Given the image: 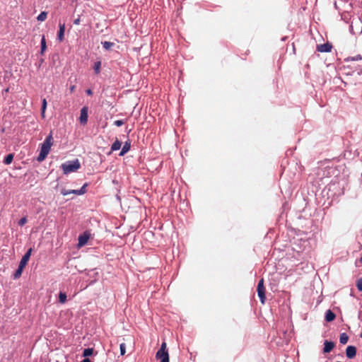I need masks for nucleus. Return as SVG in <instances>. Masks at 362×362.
<instances>
[{
	"instance_id": "f257e3e1",
	"label": "nucleus",
	"mask_w": 362,
	"mask_h": 362,
	"mask_svg": "<svg viewBox=\"0 0 362 362\" xmlns=\"http://www.w3.org/2000/svg\"><path fill=\"white\" fill-rule=\"evenodd\" d=\"M52 140L53 138L51 134L46 137L41 145L40 152L37 158V161L42 162L45 159L52 146Z\"/></svg>"
},
{
	"instance_id": "f03ea898",
	"label": "nucleus",
	"mask_w": 362,
	"mask_h": 362,
	"mask_svg": "<svg viewBox=\"0 0 362 362\" xmlns=\"http://www.w3.org/2000/svg\"><path fill=\"white\" fill-rule=\"evenodd\" d=\"M81 167V164L78 159L72 161H68L62 165V168L64 174H68L78 170Z\"/></svg>"
},
{
	"instance_id": "7ed1b4c3",
	"label": "nucleus",
	"mask_w": 362,
	"mask_h": 362,
	"mask_svg": "<svg viewBox=\"0 0 362 362\" xmlns=\"http://www.w3.org/2000/svg\"><path fill=\"white\" fill-rule=\"evenodd\" d=\"M156 358L160 360V362H169V354L167 350V344L163 341L160 348L156 354Z\"/></svg>"
},
{
	"instance_id": "20e7f679",
	"label": "nucleus",
	"mask_w": 362,
	"mask_h": 362,
	"mask_svg": "<svg viewBox=\"0 0 362 362\" xmlns=\"http://www.w3.org/2000/svg\"><path fill=\"white\" fill-rule=\"evenodd\" d=\"M88 184L85 183L82 187L80 189H72V190H67L65 189H62L61 190V194L64 196L70 194H74L76 195H82L86 192V187H88Z\"/></svg>"
},
{
	"instance_id": "39448f33",
	"label": "nucleus",
	"mask_w": 362,
	"mask_h": 362,
	"mask_svg": "<svg viewBox=\"0 0 362 362\" xmlns=\"http://www.w3.org/2000/svg\"><path fill=\"white\" fill-rule=\"evenodd\" d=\"M90 233L88 231H85L83 234L78 236V247L84 246L90 238Z\"/></svg>"
},
{
	"instance_id": "423d86ee",
	"label": "nucleus",
	"mask_w": 362,
	"mask_h": 362,
	"mask_svg": "<svg viewBox=\"0 0 362 362\" xmlns=\"http://www.w3.org/2000/svg\"><path fill=\"white\" fill-rule=\"evenodd\" d=\"M332 49V45L329 42H326L325 44L318 45L317 46V50L320 52H330Z\"/></svg>"
},
{
	"instance_id": "0eeeda50",
	"label": "nucleus",
	"mask_w": 362,
	"mask_h": 362,
	"mask_svg": "<svg viewBox=\"0 0 362 362\" xmlns=\"http://www.w3.org/2000/svg\"><path fill=\"white\" fill-rule=\"evenodd\" d=\"M80 123L81 124H86L88 122V107H83L81 110V115L79 117Z\"/></svg>"
},
{
	"instance_id": "6e6552de",
	"label": "nucleus",
	"mask_w": 362,
	"mask_h": 362,
	"mask_svg": "<svg viewBox=\"0 0 362 362\" xmlns=\"http://www.w3.org/2000/svg\"><path fill=\"white\" fill-rule=\"evenodd\" d=\"M356 348L354 346H348L346 349V356L348 358H353L356 356Z\"/></svg>"
},
{
	"instance_id": "1a4fd4ad",
	"label": "nucleus",
	"mask_w": 362,
	"mask_h": 362,
	"mask_svg": "<svg viewBox=\"0 0 362 362\" xmlns=\"http://www.w3.org/2000/svg\"><path fill=\"white\" fill-rule=\"evenodd\" d=\"M32 251H33V249L32 248H30L27 252L23 256L21 262H20V264L21 265V267H25L26 264H28V262L30 257V255H31V253H32Z\"/></svg>"
},
{
	"instance_id": "9d476101",
	"label": "nucleus",
	"mask_w": 362,
	"mask_h": 362,
	"mask_svg": "<svg viewBox=\"0 0 362 362\" xmlns=\"http://www.w3.org/2000/svg\"><path fill=\"white\" fill-rule=\"evenodd\" d=\"M335 346V344L332 341H325L324 342V353H329Z\"/></svg>"
},
{
	"instance_id": "9b49d317",
	"label": "nucleus",
	"mask_w": 362,
	"mask_h": 362,
	"mask_svg": "<svg viewBox=\"0 0 362 362\" xmlns=\"http://www.w3.org/2000/svg\"><path fill=\"white\" fill-rule=\"evenodd\" d=\"M59 30L58 31L57 38L60 42L64 40V35L65 32V25L63 23H59Z\"/></svg>"
},
{
	"instance_id": "f8f14e48",
	"label": "nucleus",
	"mask_w": 362,
	"mask_h": 362,
	"mask_svg": "<svg viewBox=\"0 0 362 362\" xmlns=\"http://www.w3.org/2000/svg\"><path fill=\"white\" fill-rule=\"evenodd\" d=\"M336 318V315L331 310H327L325 313V320L327 322H332Z\"/></svg>"
},
{
	"instance_id": "ddd939ff",
	"label": "nucleus",
	"mask_w": 362,
	"mask_h": 362,
	"mask_svg": "<svg viewBox=\"0 0 362 362\" xmlns=\"http://www.w3.org/2000/svg\"><path fill=\"white\" fill-rule=\"evenodd\" d=\"M130 147H131L130 142L126 141L122 148V151L119 153V156H124L125 153H127L129 151Z\"/></svg>"
},
{
	"instance_id": "4468645a",
	"label": "nucleus",
	"mask_w": 362,
	"mask_h": 362,
	"mask_svg": "<svg viewBox=\"0 0 362 362\" xmlns=\"http://www.w3.org/2000/svg\"><path fill=\"white\" fill-rule=\"evenodd\" d=\"M257 294H264V280L262 279L257 285Z\"/></svg>"
},
{
	"instance_id": "2eb2a0df",
	"label": "nucleus",
	"mask_w": 362,
	"mask_h": 362,
	"mask_svg": "<svg viewBox=\"0 0 362 362\" xmlns=\"http://www.w3.org/2000/svg\"><path fill=\"white\" fill-rule=\"evenodd\" d=\"M25 267H21V265L19 264L18 268L16 269V271L13 274V279H18L21 276Z\"/></svg>"
},
{
	"instance_id": "dca6fc26",
	"label": "nucleus",
	"mask_w": 362,
	"mask_h": 362,
	"mask_svg": "<svg viewBox=\"0 0 362 362\" xmlns=\"http://www.w3.org/2000/svg\"><path fill=\"white\" fill-rule=\"evenodd\" d=\"M349 341V336L346 333H341L339 336V341L342 344H346Z\"/></svg>"
},
{
	"instance_id": "f3484780",
	"label": "nucleus",
	"mask_w": 362,
	"mask_h": 362,
	"mask_svg": "<svg viewBox=\"0 0 362 362\" xmlns=\"http://www.w3.org/2000/svg\"><path fill=\"white\" fill-rule=\"evenodd\" d=\"M121 146L122 143L118 139H116L111 146V150L112 151H117L121 148Z\"/></svg>"
},
{
	"instance_id": "a211bd4d",
	"label": "nucleus",
	"mask_w": 362,
	"mask_h": 362,
	"mask_svg": "<svg viewBox=\"0 0 362 362\" xmlns=\"http://www.w3.org/2000/svg\"><path fill=\"white\" fill-rule=\"evenodd\" d=\"M47 108V100L45 98L42 100V109H41V116L42 118L45 117V110Z\"/></svg>"
},
{
	"instance_id": "6ab92c4d",
	"label": "nucleus",
	"mask_w": 362,
	"mask_h": 362,
	"mask_svg": "<svg viewBox=\"0 0 362 362\" xmlns=\"http://www.w3.org/2000/svg\"><path fill=\"white\" fill-rule=\"evenodd\" d=\"M13 153H9L8 154L4 160V163L6 164V165H9L12 163L13 160Z\"/></svg>"
},
{
	"instance_id": "aec40b11",
	"label": "nucleus",
	"mask_w": 362,
	"mask_h": 362,
	"mask_svg": "<svg viewBox=\"0 0 362 362\" xmlns=\"http://www.w3.org/2000/svg\"><path fill=\"white\" fill-rule=\"evenodd\" d=\"M100 67H101V62L98 61L95 62L93 66L94 71L96 74H98L100 72Z\"/></svg>"
},
{
	"instance_id": "412c9836",
	"label": "nucleus",
	"mask_w": 362,
	"mask_h": 362,
	"mask_svg": "<svg viewBox=\"0 0 362 362\" xmlns=\"http://www.w3.org/2000/svg\"><path fill=\"white\" fill-rule=\"evenodd\" d=\"M47 17V12L46 11H42L38 16L37 17V21H44L46 20Z\"/></svg>"
},
{
	"instance_id": "4be33fe9",
	"label": "nucleus",
	"mask_w": 362,
	"mask_h": 362,
	"mask_svg": "<svg viewBox=\"0 0 362 362\" xmlns=\"http://www.w3.org/2000/svg\"><path fill=\"white\" fill-rule=\"evenodd\" d=\"M93 353V348L85 349L83 352V356L87 358L89 356H91Z\"/></svg>"
},
{
	"instance_id": "5701e85b",
	"label": "nucleus",
	"mask_w": 362,
	"mask_h": 362,
	"mask_svg": "<svg viewBox=\"0 0 362 362\" xmlns=\"http://www.w3.org/2000/svg\"><path fill=\"white\" fill-rule=\"evenodd\" d=\"M102 45H103V47L105 49L108 50V49H110L114 45V43L111 42L105 41V42H103Z\"/></svg>"
},
{
	"instance_id": "b1692460",
	"label": "nucleus",
	"mask_w": 362,
	"mask_h": 362,
	"mask_svg": "<svg viewBox=\"0 0 362 362\" xmlns=\"http://www.w3.org/2000/svg\"><path fill=\"white\" fill-rule=\"evenodd\" d=\"M47 48L45 36L41 40V54H43Z\"/></svg>"
},
{
	"instance_id": "393cba45",
	"label": "nucleus",
	"mask_w": 362,
	"mask_h": 362,
	"mask_svg": "<svg viewBox=\"0 0 362 362\" xmlns=\"http://www.w3.org/2000/svg\"><path fill=\"white\" fill-rule=\"evenodd\" d=\"M119 349H120V354L122 356L124 355L125 353H126V345L124 343H122L119 346Z\"/></svg>"
},
{
	"instance_id": "a878e982",
	"label": "nucleus",
	"mask_w": 362,
	"mask_h": 362,
	"mask_svg": "<svg viewBox=\"0 0 362 362\" xmlns=\"http://www.w3.org/2000/svg\"><path fill=\"white\" fill-rule=\"evenodd\" d=\"M356 286L358 288V290L361 292L362 291V279H359L357 281Z\"/></svg>"
},
{
	"instance_id": "bb28decb",
	"label": "nucleus",
	"mask_w": 362,
	"mask_h": 362,
	"mask_svg": "<svg viewBox=\"0 0 362 362\" xmlns=\"http://www.w3.org/2000/svg\"><path fill=\"white\" fill-rule=\"evenodd\" d=\"M27 223V218L26 217L21 218L18 221V225L21 226H24Z\"/></svg>"
},
{
	"instance_id": "cd10ccee",
	"label": "nucleus",
	"mask_w": 362,
	"mask_h": 362,
	"mask_svg": "<svg viewBox=\"0 0 362 362\" xmlns=\"http://www.w3.org/2000/svg\"><path fill=\"white\" fill-rule=\"evenodd\" d=\"M67 296H59V302L60 303H64L66 301Z\"/></svg>"
},
{
	"instance_id": "c85d7f7f",
	"label": "nucleus",
	"mask_w": 362,
	"mask_h": 362,
	"mask_svg": "<svg viewBox=\"0 0 362 362\" xmlns=\"http://www.w3.org/2000/svg\"><path fill=\"white\" fill-rule=\"evenodd\" d=\"M358 59H362V58L361 57V56H360V55L356 56V57H350V58H348V59H347V61H348V62H354V61H356V60H358Z\"/></svg>"
},
{
	"instance_id": "c756f323",
	"label": "nucleus",
	"mask_w": 362,
	"mask_h": 362,
	"mask_svg": "<svg viewBox=\"0 0 362 362\" xmlns=\"http://www.w3.org/2000/svg\"><path fill=\"white\" fill-rule=\"evenodd\" d=\"M125 123V122L124 120H115L114 122V124L117 126V127H120L122 125H123Z\"/></svg>"
},
{
	"instance_id": "7c9ffc66",
	"label": "nucleus",
	"mask_w": 362,
	"mask_h": 362,
	"mask_svg": "<svg viewBox=\"0 0 362 362\" xmlns=\"http://www.w3.org/2000/svg\"><path fill=\"white\" fill-rule=\"evenodd\" d=\"M81 23V18H80V16H78L77 18H76L74 21V23L75 25H79Z\"/></svg>"
},
{
	"instance_id": "2f4dec72",
	"label": "nucleus",
	"mask_w": 362,
	"mask_h": 362,
	"mask_svg": "<svg viewBox=\"0 0 362 362\" xmlns=\"http://www.w3.org/2000/svg\"><path fill=\"white\" fill-rule=\"evenodd\" d=\"M260 301L262 304L264 303V301L266 300V296H259Z\"/></svg>"
},
{
	"instance_id": "473e14b6",
	"label": "nucleus",
	"mask_w": 362,
	"mask_h": 362,
	"mask_svg": "<svg viewBox=\"0 0 362 362\" xmlns=\"http://www.w3.org/2000/svg\"><path fill=\"white\" fill-rule=\"evenodd\" d=\"M69 89H70L71 93L74 92L75 89H76V86L75 85L71 86Z\"/></svg>"
},
{
	"instance_id": "72a5a7b5",
	"label": "nucleus",
	"mask_w": 362,
	"mask_h": 362,
	"mask_svg": "<svg viewBox=\"0 0 362 362\" xmlns=\"http://www.w3.org/2000/svg\"><path fill=\"white\" fill-rule=\"evenodd\" d=\"M86 93L88 95H93V91L90 90V89H87L86 90Z\"/></svg>"
},
{
	"instance_id": "f704fd0d",
	"label": "nucleus",
	"mask_w": 362,
	"mask_h": 362,
	"mask_svg": "<svg viewBox=\"0 0 362 362\" xmlns=\"http://www.w3.org/2000/svg\"><path fill=\"white\" fill-rule=\"evenodd\" d=\"M81 362H92L88 358H85Z\"/></svg>"
},
{
	"instance_id": "c9c22d12",
	"label": "nucleus",
	"mask_w": 362,
	"mask_h": 362,
	"mask_svg": "<svg viewBox=\"0 0 362 362\" xmlns=\"http://www.w3.org/2000/svg\"><path fill=\"white\" fill-rule=\"evenodd\" d=\"M8 91H9V88H8L4 90L5 93H8Z\"/></svg>"
},
{
	"instance_id": "e433bc0d",
	"label": "nucleus",
	"mask_w": 362,
	"mask_h": 362,
	"mask_svg": "<svg viewBox=\"0 0 362 362\" xmlns=\"http://www.w3.org/2000/svg\"><path fill=\"white\" fill-rule=\"evenodd\" d=\"M59 294L62 295L64 293L62 291H60Z\"/></svg>"
},
{
	"instance_id": "4c0bfd02",
	"label": "nucleus",
	"mask_w": 362,
	"mask_h": 362,
	"mask_svg": "<svg viewBox=\"0 0 362 362\" xmlns=\"http://www.w3.org/2000/svg\"><path fill=\"white\" fill-rule=\"evenodd\" d=\"M360 337H361V338L362 339V331H361V334H360Z\"/></svg>"
}]
</instances>
